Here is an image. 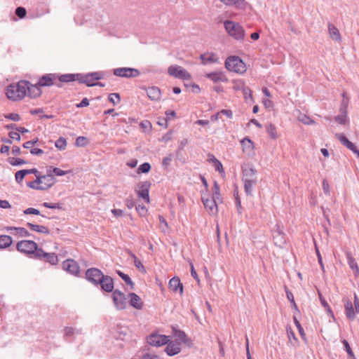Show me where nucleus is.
Segmentation results:
<instances>
[{
  "label": "nucleus",
  "mask_w": 359,
  "mask_h": 359,
  "mask_svg": "<svg viewBox=\"0 0 359 359\" xmlns=\"http://www.w3.org/2000/svg\"><path fill=\"white\" fill-rule=\"evenodd\" d=\"M24 214H25V215L33 214V215H40V211L34 208H28L24 210Z\"/></svg>",
  "instance_id": "61"
},
{
  "label": "nucleus",
  "mask_w": 359,
  "mask_h": 359,
  "mask_svg": "<svg viewBox=\"0 0 359 359\" xmlns=\"http://www.w3.org/2000/svg\"><path fill=\"white\" fill-rule=\"evenodd\" d=\"M169 75L183 80H190L191 74L182 67L178 65H171L168 67Z\"/></svg>",
  "instance_id": "9"
},
{
  "label": "nucleus",
  "mask_w": 359,
  "mask_h": 359,
  "mask_svg": "<svg viewBox=\"0 0 359 359\" xmlns=\"http://www.w3.org/2000/svg\"><path fill=\"white\" fill-rule=\"evenodd\" d=\"M16 248L22 253L33 255L34 258L36 257L37 251L41 249V248L38 247L36 243L29 240H23L18 242Z\"/></svg>",
  "instance_id": "3"
},
{
  "label": "nucleus",
  "mask_w": 359,
  "mask_h": 359,
  "mask_svg": "<svg viewBox=\"0 0 359 359\" xmlns=\"http://www.w3.org/2000/svg\"><path fill=\"white\" fill-rule=\"evenodd\" d=\"M244 98L246 101H248V99L250 100H252V91L250 88L248 86H246L244 90L242 91Z\"/></svg>",
  "instance_id": "54"
},
{
  "label": "nucleus",
  "mask_w": 359,
  "mask_h": 359,
  "mask_svg": "<svg viewBox=\"0 0 359 359\" xmlns=\"http://www.w3.org/2000/svg\"><path fill=\"white\" fill-rule=\"evenodd\" d=\"M117 274L125 281L126 284L130 285L132 289L133 288L134 283L127 274H125L121 271H117Z\"/></svg>",
  "instance_id": "46"
},
{
  "label": "nucleus",
  "mask_w": 359,
  "mask_h": 359,
  "mask_svg": "<svg viewBox=\"0 0 359 359\" xmlns=\"http://www.w3.org/2000/svg\"><path fill=\"white\" fill-rule=\"evenodd\" d=\"M243 182L244 183V190L245 194L248 196H252L253 186H255L257 184V182H251L249 180Z\"/></svg>",
  "instance_id": "40"
},
{
  "label": "nucleus",
  "mask_w": 359,
  "mask_h": 359,
  "mask_svg": "<svg viewBox=\"0 0 359 359\" xmlns=\"http://www.w3.org/2000/svg\"><path fill=\"white\" fill-rule=\"evenodd\" d=\"M328 32L330 38L337 42L341 41V37L339 29L330 23L328 25Z\"/></svg>",
  "instance_id": "30"
},
{
  "label": "nucleus",
  "mask_w": 359,
  "mask_h": 359,
  "mask_svg": "<svg viewBox=\"0 0 359 359\" xmlns=\"http://www.w3.org/2000/svg\"><path fill=\"white\" fill-rule=\"evenodd\" d=\"M202 201L207 211L211 214L215 215L217 212V201L215 199L202 197Z\"/></svg>",
  "instance_id": "17"
},
{
  "label": "nucleus",
  "mask_w": 359,
  "mask_h": 359,
  "mask_svg": "<svg viewBox=\"0 0 359 359\" xmlns=\"http://www.w3.org/2000/svg\"><path fill=\"white\" fill-rule=\"evenodd\" d=\"M346 256L348 264L350 268L355 271V276L359 275V269H358V264H357L355 259L352 257L351 253L349 252H347L346 253Z\"/></svg>",
  "instance_id": "31"
},
{
  "label": "nucleus",
  "mask_w": 359,
  "mask_h": 359,
  "mask_svg": "<svg viewBox=\"0 0 359 359\" xmlns=\"http://www.w3.org/2000/svg\"><path fill=\"white\" fill-rule=\"evenodd\" d=\"M224 25L226 31L231 37L237 40L244 38L245 31L239 23L231 20H226Z\"/></svg>",
  "instance_id": "4"
},
{
  "label": "nucleus",
  "mask_w": 359,
  "mask_h": 359,
  "mask_svg": "<svg viewBox=\"0 0 359 359\" xmlns=\"http://www.w3.org/2000/svg\"><path fill=\"white\" fill-rule=\"evenodd\" d=\"M344 309L346 317L349 320H353L355 318V311H354L351 301L348 299L344 300Z\"/></svg>",
  "instance_id": "28"
},
{
  "label": "nucleus",
  "mask_w": 359,
  "mask_h": 359,
  "mask_svg": "<svg viewBox=\"0 0 359 359\" xmlns=\"http://www.w3.org/2000/svg\"><path fill=\"white\" fill-rule=\"evenodd\" d=\"M266 132L272 139L277 138L276 128L273 123H269L266 127Z\"/></svg>",
  "instance_id": "41"
},
{
  "label": "nucleus",
  "mask_w": 359,
  "mask_h": 359,
  "mask_svg": "<svg viewBox=\"0 0 359 359\" xmlns=\"http://www.w3.org/2000/svg\"><path fill=\"white\" fill-rule=\"evenodd\" d=\"M55 145L59 150H64L67 146L66 139L60 137L56 140Z\"/></svg>",
  "instance_id": "47"
},
{
  "label": "nucleus",
  "mask_w": 359,
  "mask_h": 359,
  "mask_svg": "<svg viewBox=\"0 0 359 359\" xmlns=\"http://www.w3.org/2000/svg\"><path fill=\"white\" fill-rule=\"evenodd\" d=\"M112 292V299L116 309H125L127 305V298L126 294L119 290H113Z\"/></svg>",
  "instance_id": "10"
},
{
  "label": "nucleus",
  "mask_w": 359,
  "mask_h": 359,
  "mask_svg": "<svg viewBox=\"0 0 359 359\" xmlns=\"http://www.w3.org/2000/svg\"><path fill=\"white\" fill-rule=\"evenodd\" d=\"M271 232L274 244L280 248H284L286 244V236L283 232V227L277 224L275 225Z\"/></svg>",
  "instance_id": "6"
},
{
  "label": "nucleus",
  "mask_w": 359,
  "mask_h": 359,
  "mask_svg": "<svg viewBox=\"0 0 359 359\" xmlns=\"http://www.w3.org/2000/svg\"><path fill=\"white\" fill-rule=\"evenodd\" d=\"M151 183L149 181L141 182L137 184V189L135 190L137 196L144 199L146 203H149V189Z\"/></svg>",
  "instance_id": "11"
},
{
  "label": "nucleus",
  "mask_w": 359,
  "mask_h": 359,
  "mask_svg": "<svg viewBox=\"0 0 359 359\" xmlns=\"http://www.w3.org/2000/svg\"><path fill=\"white\" fill-rule=\"evenodd\" d=\"M47 171L50 172L52 175H55L56 176H63L65 175L67 173L69 172V170H62L60 168H53L52 166H49L47 168Z\"/></svg>",
  "instance_id": "38"
},
{
  "label": "nucleus",
  "mask_w": 359,
  "mask_h": 359,
  "mask_svg": "<svg viewBox=\"0 0 359 359\" xmlns=\"http://www.w3.org/2000/svg\"><path fill=\"white\" fill-rule=\"evenodd\" d=\"M169 337L157 333H153L147 337V342L153 346H161L168 344L169 341Z\"/></svg>",
  "instance_id": "12"
},
{
  "label": "nucleus",
  "mask_w": 359,
  "mask_h": 359,
  "mask_svg": "<svg viewBox=\"0 0 359 359\" xmlns=\"http://www.w3.org/2000/svg\"><path fill=\"white\" fill-rule=\"evenodd\" d=\"M113 74L118 77L130 79L139 76L140 72L135 68L118 67L113 69Z\"/></svg>",
  "instance_id": "7"
},
{
  "label": "nucleus",
  "mask_w": 359,
  "mask_h": 359,
  "mask_svg": "<svg viewBox=\"0 0 359 359\" xmlns=\"http://www.w3.org/2000/svg\"><path fill=\"white\" fill-rule=\"evenodd\" d=\"M128 298L130 299V304L131 306L137 309H141L142 308V301L137 294L134 292H130L128 294Z\"/></svg>",
  "instance_id": "24"
},
{
  "label": "nucleus",
  "mask_w": 359,
  "mask_h": 359,
  "mask_svg": "<svg viewBox=\"0 0 359 359\" xmlns=\"http://www.w3.org/2000/svg\"><path fill=\"white\" fill-rule=\"evenodd\" d=\"M241 144L243 146L244 151H252L253 149V147H254L253 142L248 137H245L241 141Z\"/></svg>",
  "instance_id": "39"
},
{
  "label": "nucleus",
  "mask_w": 359,
  "mask_h": 359,
  "mask_svg": "<svg viewBox=\"0 0 359 359\" xmlns=\"http://www.w3.org/2000/svg\"><path fill=\"white\" fill-rule=\"evenodd\" d=\"M342 101L340 105L339 111L341 114H347V107L348 105L349 98L346 93H342Z\"/></svg>",
  "instance_id": "35"
},
{
  "label": "nucleus",
  "mask_w": 359,
  "mask_h": 359,
  "mask_svg": "<svg viewBox=\"0 0 359 359\" xmlns=\"http://www.w3.org/2000/svg\"><path fill=\"white\" fill-rule=\"evenodd\" d=\"M79 74H66L58 76V79L60 82L67 83L74 81H79Z\"/></svg>",
  "instance_id": "32"
},
{
  "label": "nucleus",
  "mask_w": 359,
  "mask_h": 359,
  "mask_svg": "<svg viewBox=\"0 0 359 359\" xmlns=\"http://www.w3.org/2000/svg\"><path fill=\"white\" fill-rule=\"evenodd\" d=\"M6 231L13 235H18L20 237H29L31 233L24 227L7 226Z\"/></svg>",
  "instance_id": "21"
},
{
  "label": "nucleus",
  "mask_w": 359,
  "mask_h": 359,
  "mask_svg": "<svg viewBox=\"0 0 359 359\" xmlns=\"http://www.w3.org/2000/svg\"><path fill=\"white\" fill-rule=\"evenodd\" d=\"M172 155L169 154L166 157L163 158V161H162L163 165L164 167H168L170 164V162L172 161Z\"/></svg>",
  "instance_id": "64"
},
{
  "label": "nucleus",
  "mask_w": 359,
  "mask_h": 359,
  "mask_svg": "<svg viewBox=\"0 0 359 359\" xmlns=\"http://www.w3.org/2000/svg\"><path fill=\"white\" fill-rule=\"evenodd\" d=\"M108 99L109 102H111L114 105H116L121 101V97L118 93H110L109 95Z\"/></svg>",
  "instance_id": "48"
},
{
  "label": "nucleus",
  "mask_w": 359,
  "mask_h": 359,
  "mask_svg": "<svg viewBox=\"0 0 359 359\" xmlns=\"http://www.w3.org/2000/svg\"><path fill=\"white\" fill-rule=\"evenodd\" d=\"M79 82L85 83L88 86H95V81L103 78V73L101 72H95L85 75L79 74Z\"/></svg>",
  "instance_id": "8"
},
{
  "label": "nucleus",
  "mask_w": 359,
  "mask_h": 359,
  "mask_svg": "<svg viewBox=\"0 0 359 359\" xmlns=\"http://www.w3.org/2000/svg\"><path fill=\"white\" fill-rule=\"evenodd\" d=\"M8 162L10 164L14 166L20 165L25 164L27 162L26 161L22 159V158H9Z\"/></svg>",
  "instance_id": "52"
},
{
  "label": "nucleus",
  "mask_w": 359,
  "mask_h": 359,
  "mask_svg": "<svg viewBox=\"0 0 359 359\" xmlns=\"http://www.w3.org/2000/svg\"><path fill=\"white\" fill-rule=\"evenodd\" d=\"M57 77V75L55 74H45L39 79V85L41 87L53 86L54 81L56 80Z\"/></svg>",
  "instance_id": "18"
},
{
  "label": "nucleus",
  "mask_w": 359,
  "mask_h": 359,
  "mask_svg": "<svg viewBox=\"0 0 359 359\" xmlns=\"http://www.w3.org/2000/svg\"><path fill=\"white\" fill-rule=\"evenodd\" d=\"M200 59L203 65L209 63H216L218 62V57L216 54L213 53H205L200 55Z\"/></svg>",
  "instance_id": "27"
},
{
  "label": "nucleus",
  "mask_w": 359,
  "mask_h": 359,
  "mask_svg": "<svg viewBox=\"0 0 359 359\" xmlns=\"http://www.w3.org/2000/svg\"><path fill=\"white\" fill-rule=\"evenodd\" d=\"M43 205L50 209H62V206L60 203H50L45 202L43 203Z\"/></svg>",
  "instance_id": "57"
},
{
  "label": "nucleus",
  "mask_w": 359,
  "mask_h": 359,
  "mask_svg": "<svg viewBox=\"0 0 359 359\" xmlns=\"http://www.w3.org/2000/svg\"><path fill=\"white\" fill-rule=\"evenodd\" d=\"M64 332L66 337H71L75 333V329L72 327H66L64 329Z\"/></svg>",
  "instance_id": "63"
},
{
  "label": "nucleus",
  "mask_w": 359,
  "mask_h": 359,
  "mask_svg": "<svg viewBox=\"0 0 359 359\" xmlns=\"http://www.w3.org/2000/svg\"><path fill=\"white\" fill-rule=\"evenodd\" d=\"M40 178L37 176V178L34 181L29 182L27 183L28 187L35 189V190H41V187L40 186Z\"/></svg>",
  "instance_id": "44"
},
{
  "label": "nucleus",
  "mask_w": 359,
  "mask_h": 359,
  "mask_svg": "<svg viewBox=\"0 0 359 359\" xmlns=\"http://www.w3.org/2000/svg\"><path fill=\"white\" fill-rule=\"evenodd\" d=\"M27 226L32 231L47 235L50 233L48 229L45 226L34 224L30 222H28Z\"/></svg>",
  "instance_id": "33"
},
{
  "label": "nucleus",
  "mask_w": 359,
  "mask_h": 359,
  "mask_svg": "<svg viewBox=\"0 0 359 359\" xmlns=\"http://www.w3.org/2000/svg\"><path fill=\"white\" fill-rule=\"evenodd\" d=\"M5 118L9 120H12L13 121H19L21 118L18 114L16 113H11L5 115Z\"/></svg>",
  "instance_id": "56"
},
{
  "label": "nucleus",
  "mask_w": 359,
  "mask_h": 359,
  "mask_svg": "<svg viewBox=\"0 0 359 359\" xmlns=\"http://www.w3.org/2000/svg\"><path fill=\"white\" fill-rule=\"evenodd\" d=\"M225 67L236 73H243L245 71L244 62L238 56L229 57L225 62Z\"/></svg>",
  "instance_id": "5"
},
{
  "label": "nucleus",
  "mask_w": 359,
  "mask_h": 359,
  "mask_svg": "<svg viewBox=\"0 0 359 359\" xmlns=\"http://www.w3.org/2000/svg\"><path fill=\"white\" fill-rule=\"evenodd\" d=\"M86 279L107 292H111L114 287L113 278L109 276H105L97 268H90L86 272Z\"/></svg>",
  "instance_id": "1"
},
{
  "label": "nucleus",
  "mask_w": 359,
  "mask_h": 359,
  "mask_svg": "<svg viewBox=\"0 0 359 359\" xmlns=\"http://www.w3.org/2000/svg\"><path fill=\"white\" fill-rule=\"evenodd\" d=\"M173 336L177 339L183 342L184 344L190 346L192 343L191 340L187 336L184 331L172 329Z\"/></svg>",
  "instance_id": "23"
},
{
  "label": "nucleus",
  "mask_w": 359,
  "mask_h": 359,
  "mask_svg": "<svg viewBox=\"0 0 359 359\" xmlns=\"http://www.w3.org/2000/svg\"><path fill=\"white\" fill-rule=\"evenodd\" d=\"M169 288L174 292H177V291H179L180 294L183 292V285L179 278L174 277L170 280Z\"/></svg>",
  "instance_id": "26"
},
{
  "label": "nucleus",
  "mask_w": 359,
  "mask_h": 359,
  "mask_svg": "<svg viewBox=\"0 0 359 359\" xmlns=\"http://www.w3.org/2000/svg\"><path fill=\"white\" fill-rule=\"evenodd\" d=\"M148 97L153 101H158L161 97V92L159 88L156 86L149 87L147 89Z\"/></svg>",
  "instance_id": "22"
},
{
  "label": "nucleus",
  "mask_w": 359,
  "mask_h": 359,
  "mask_svg": "<svg viewBox=\"0 0 359 359\" xmlns=\"http://www.w3.org/2000/svg\"><path fill=\"white\" fill-rule=\"evenodd\" d=\"M335 121L339 124L344 125L348 121L347 114H341L335 117Z\"/></svg>",
  "instance_id": "50"
},
{
  "label": "nucleus",
  "mask_w": 359,
  "mask_h": 359,
  "mask_svg": "<svg viewBox=\"0 0 359 359\" xmlns=\"http://www.w3.org/2000/svg\"><path fill=\"white\" fill-rule=\"evenodd\" d=\"M151 170V165L149 163H144L141 164L138 169L137 172L138 173H147Z\"/></svg>",
  "instance_id": "49"
},
{
  "label": "nucleus",
  "mask_w": 359,
  "mask_h": 359,
  "mask_svg": "<svg viewBox=\"0 0 359 359\" xmlns=\"http://www.w3.org/2000/svg\"><path fill=\"white\" fill-rule=\"evenodd\" d=\"M211 198L215 199V201H217V202H222L219 186L216 181L214 182L213 194L212 197Z\"/></svg>",
  "instance_id": "37"
},
{
  "label": "nucleus",
  "mask_w": 359,
  "mask_h": 359,
  "mask_svg": "<svg viewBox=\"0 0 359 359\" xmlns=\"http://www.w3.org/2000/svg\"><path fill=\"white\" fill-rule=\"evenodd\" d=\"M39 83L33 85L28 81V88H27V95L31 98H36L41 95V90Z\"/></svg>",
  "instance_id": "20"
},
{
  "label": "nucleus",
  "mask_w": 359,
  "mask_h": 359,
  "mask_svg": "<svg viewBox=\"0 0 359 359\" xmlns=\"http://www.w3.org/2000/svg\"><path fill=\"white\" fill-rule=\"evenodd\" d=\"M36 259H39L44 262H48L52 265L57 264L58 262V258L55 253L46 252L42 248L37 251Z\"/></svg>",
  "instance_id": "13"
},
{
  "label": "nucleus",
  "mask_w": 359,
  "mask_h": 359,
  "mask_svg": "<svg viewBox=\"0 0 359 359\" xmlns=\"http://www.w3.org/2000/svg\"><path fill=\"white\" fill-rule=\"evenodd\" d=\"M62 267L64 270L74 276H77L80 272L79 264L72 259H68L64 261L62 263Z\"/></svg>",
  "instance_id": "15"
},
{
  "label": "nucleus",
  "mask_w": 359,
  "mask_h": 359,
  "mask_svg": "<svg viewBox=\"0 0 359 359\" xmlns=\"http://www.w3.org/2000/svg\"><path fill=\"white\" fill-rule=\"evenodd\" d=\"M158 219H159V222L161 224V227L163 229V231H165V229H167L168 228V223H167L165 219L161 215H159Z\"/></svg>",
  "instance_id": "60"
},
{
  "label": "nucleus",
  "mask_w": 359,
  "mask_h": 359,
  "mask_svg": "<svg viewBox=\"0 0 359 359\" xmlns=\"http://www.w3.org/2000/svg\"><path fill=\"white\" fill-rule=\"evenodd\" d=\"M342 344L344 346L346 351L347 352V353L348 355L349 359H356L348 342L346 339H344L342 341Z\"/></svg>",
  "instance_id": "45"
},
{
  "label": "nucleus",
  "mask_w": 359,
  "mask_h": 359,
  "mask_svg": "<svg viewBox=\"0 0 359 359\" xmlns=\"http://www.w3.org/2000/svg\"><path fill=\"white\" fill-rule=\"evenodd\" d=\"M139 359H158V356L156 354L144 353L142 355L140 356Z\"/></svg>",
  "instance_id": "58"
},
{
  "label": "nucleus",
  "mask_w": 359,
  "mask_h": 359,
  "mask_svg": "<svg viewBox=\"0 0 359 359\" xmlns=\"http://www.w3.org/2000/svg\"><path fill=\"white\" fill-rule=\"evenodd\" d=\"M40 178V186L41 187V190H46L50 188L56 182V180L53 175L50 173V171L48 172L46 170V175H41L39 176Z\"/></svg>",
  "instance_id": "14"
},
{
  "label": "nucleus",
  "mask_w": 359,
  "mask_h": 359,
  "mask_svg": "<svg viewBox=\"0 0 359 359\" xmlns=\"http://www.w3.org/2000/svg\"><path fill=\"white\" fill-rule=\"evenodd\" d=\"M26 175L25 170H21L15 172V177L18 183H21Z\"/></svg>",
  "instance_id": "53"
},
{
  "label": "nucleus",
  "mask_w": 359,
  "mask_h": 359,
  "mask_svg": "<svg viewBox=\"0 0 359 359\" xmlns=\"http://www.w3.org/2000/svg\"><path fill=\"white\" fill-rule=\"evenodd\" d=\"M15 14L20 18H23L27 14L26 9L23 7L19 6L15 9Z\"/></svg>",
  "instance_id": "55"
},
{
  "label": "nucleus",
  "mask_w": 359,
  "mask_h": 359,
  "mask_svg": "<svg viewBox=\"0 0 359 359\" xmlns=\"http://www.w3.org/2000/svg\"><path fill=\"white\" fill-rule=\"evenodd\" d=\"M27 88H28V81L25 80L10 84L6 89V96L13 101L20 100L27 95Z\"/></svg>",
  "instance_id": "2"
},
{
  "label": "nucleus",
  "mask_w": 359,
  "mask_h": 359,
  "mask_svg": "<svg viewBox=\"0 0 359 359\" xmlns=\"http://www.w3.org/2000/svg\"><path fill=\"white\" fill-rule=\"evenodd\" d=\"M336 138L343 144L344 147H346L347 149L351 150V151H354L355 149V145L349 141L348 138L344 135L343 133H337L335 135Z\"/></svg>",
  "instance_id": "25"
},
{
  "label": "nucleus",
  "mask_w": 359,
  "mask_h": 359,
  "mask_svg": "<svg viewBox=\"0 0 359 359\" xmlns=\"http://www.w3.org/2000/svg\"><path fill=\"white\" fill-rule=\"evenodd\" d=\"M13 243L12 238L10 236H0V249H5L11 245Z\"/></svg>",
  "instance_id": "34"
},
{
  "label": "nucleus",
  "mask_w": 359,
  "mask_h": 359,
  "mask_svg": "<svg viewBox=\"0 0 359 359\" xmlns=\"http://www.w3.org/2000/svg\"><path fill=\"white\" fill-rule=\"evenodd\" d=\"M245 87L246 86L242 80H236L233 82V89L235 91H243Z\"/></svg>",
  "instance_id": "42"
},
{
  "label": "nucleus",
  "mask_w": 359,
  "mask_h": 359,
  "mask_svg": "<svg viewBox=\"0 0 359 359\" xmlns=\"http://www.w3.org/2000/svg\"><path fill=\"white\" fill-rule=\"evenodd\" d=\"M206 77L212 80L214 83L224 82L227 81L224 74L221 72L208 73L206 74Z\"/></svg>",
  "instance_id": "29"
},
{
  "label": "nucleus",
  "mask_w": 359,
  "mask_h": 359,
  "mask_svg": "<svg viewBox=\"0 0 359 359\" xmlns=\"http://www.w3.org/2000/svg\"><path fill=\"white\" fill-rule=\"evenodd\" d=\"M242 180L243 181H250L251 182H257V170L252 167L246 166L243 168L242 170Z\"/></svg>",
  "instance_id": "16"
},
{
  "label": "nucleus",
  "mask_w": 359,
  "mask_h": 359,
  "mask_svg": "<svg viewBox=\"0 0 359 359\" xmlns=\"http://www.w3.org/2000/svg\"><path fill=\"white\" fill-rule=\"evenodd\" d=\"M298 120L305 125H311L314 123L313 120L304 114H299L298 116Z\"/></svg>",
  "instance_id": "43"
},
{
  "label": "nucleus",
  "mask_w": 359,
  "mask_h": 359,
  "mask_svg": "<svg viewBox=\"0 0 359 359\" xmlns=\"http://www.w3.org/2000/svg\"><path fill=\"white\" fill-rule=\"evenodd\" d=\"M227 6H236L237 8H243L245 6V0H221Z\"/></svg>",
  "instance_id": "36"
},
{
  "label": "nucleus",
  "mask_w": 359,
  "mask_h": 359,
  "mask_svg": "<svg viewBox=\"0 0 359 359\" xmlns=\"http://www.w3.org/2000/svg\"><path fill=\"white\" fill-rule=\"evenodd\" d=\"M38 140H39L38 138H36L34 140L27 141V142H25L22 146L25 149H29L32 146H34L35 144H36Z\"/></svg>",
  "instance_id": "62"
},
{
  "label": "nucleus",
  "mask_w": 359,
  "mask_h": 359,
  "mask_svg": "<svg viewBox=\"0 0 359 359\" xmlns=\"http://www.w3.org/2000/svg\"><path fill=\"white\" fill-rule=\"evenodd\" d=\"M166 345L165 351L170 356L175 355L181 351L180 344L177 341H169Z\"/></svg>",
  "instance_id": "19"
},
{
  "label": "nucleus",
  "mask_w": 359,
  "mask_h": 359,
  "mask_svg": "<svg viewBox=\"0 0 359 359\" xmlns=\"http://www.w3.org/2000/svg\"><path fill=\"white\" fill-rule=\"evenodd\" d=\"M88 144V140L86 137L79 136L76 138L75 144L77 147H84Z\"/></svg>",
  "instance_id": "51"
},
{
  "label": "nucleus",
  "mask_w": 359,
  "mask_h": 359,
  "mask_svg": "<svg viewBox=\"0 0 359 359\" xmlns=\"http://www.w3.org/2000/svg\"><path fill=\"white\" fill-rule=\"evenodd\" d=\"M135 208L140 216H144L147 212V209L144 205H136Z\"/></svg>",
  "instance_id": "59"
}]
</instances>
